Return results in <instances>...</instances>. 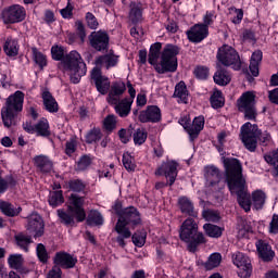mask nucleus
Returning a JSON list of instances; mask_svg holds the SVG:
<instances>
[{
	"label": "nucleus",
	"instance_id": "nucleus-1",
	"mask_svg": "<svg viewBox=\"0 0 278 278\" xmlns=\"http://www.w3.org/2000/svg\"><path fill=\"white\" fill-rule=\"evenodd\" d=\"M86 197L77 193H71L67 199V211L59 208L56 211L58 217L65 227H75L76 223H84L86 220L87 227H101L105 219L98 210H90L86 215Z\"/></svg>",
	"mask_w": 278,
	"mask_h": 278
},
{
	"label": "nucleus",
	"instance_id": "nucleus-2",
	"mask_svg": "<svg viewBox=\"0 0 278 278\" xmlns=\"http://www.w3.org/2000/svg\"><path fill=\"white\" fill-rule=\"evenodd\" d=\"M225 184L244 212H251V194L247 186V178L242 174V163L236 157L224 160Z\"/></svg>",
	"mask_w": 278,
	"mask_h": 278
},
{
	"label": "nucleus",
	"instance_id": "nucleus-3",
	"mask_svg": "<svg viewBox=\"0 0 278 278\" xmlns=\"http://www.w3.org/2000/svg\"><path fill=\"white\" fill-rule=\"evenodd\" d=\"M112 210L115 216H117V222L114 228L118 235L116 237V242L118 247L125 249L127 247V242H125V240H129V238H131L130 229H136V227H140V225H142V214L138 207L134 205L123 207V201L121 200H115L112 205Z\"/></svg>",
	"mask_w": 278,
	"mask_h": 278
},
{
	"label": "nucleus",
	"instance_id": "nucleus-4",
	"mask_svg": "<svg viewBox=\"0 0 278 278\" xmlns=\"http://www.w3.org/2000/svg\"><path fill=\"white\" fill-rule=\"evenodd\" d=\"M51 58L54 62H61L60 66L70 75L72 84H79L88 73V66L77 50L66 53L64 46L54 45L51 47Z\"/></svg>",
	"mask_w": 278,
	"mask_h": 278
},
{
	"label": "nucleus",
	"instance_id": "nucleus-5",
	"mask_svg": "<svg viewBox=\"0 0 278 278\" xmlns=\"http://www.w3.org/2000/svg\"><path fill=\"white\" fill-rule=\"evenodd\" d=\"M179 238L187 244L189 253H197L201 244H207L203 232H199V225L193 218H187L180 226Z\"/></svg>",
	"mask_w": 278,
	"mask_h": 278
},
{
	"label": "nucleus",
	"instance_id": "nucleus-6",
	"mask_svg": "<svg viewBox=\"0 0 278 278\" xmlns=\"http://www.w3.org/2000/svg\"><path fill=\"white\" fill-rule=\"evenodd\" d=\"M240 138L244 148L250 151V153H255L257 150V140L262 147H268L270 142V135L262 134V129H260L257 125H252L250 122L241 126Z\"/></svg>",
	"mask_w": 278,
	"mask_h": 278
},
{
	"label": "nucleus",
	"instance_id": "nucleus-7",
	"mask_svg": "<svg viewBox=\"0 0 278 278\" xmlns=\"http://www.w3.org/2000/svg\"><path fill=\"white\" fill-rule=\"evenodd\" d=\"M23 103H25V93L21 90L8 97L5 106L1 111L2 123L7 129H10L12 125H16V116L23 112Z\"/></svg>",
	"mask_w": 278,
	"mask_h": 278
},
{
	"label": "nucleus",
	"instance_id": "nucleus-8",
	"mask_svg": "<svg viewBox=\"0 0 278 278\" xmlns=\"http://www.w3.org/2000/svg\"><path fill=\"white\" fill-rule=\"evenodd\" d=\"M180 48L177 45L166 43L161 52V67H156L155 71L160 75L165 73H175L179 66L177 62V54Z\"/></svg>",
	"mask_w": 278,
	"mask_h": 278
},
{
	"label": "nucleus",
	"instance_id": "nucleus-9",
	"mask_svg": "<svg viewBox=\"0 0 278 278\" xmlns=\"http://www.w3.org/2000/svg\"><path fill=\"white\" fill-rule=\"evenodd\" d=\"M237 110L244 114L245 121H257V108L255 106V93L243 92L237 100Z\"/></svg>",
	"mask_w": 278,
	"mask_h": 278
},
{
	"label": "nucleus",
	"instance_id": "nucleus-10",
	"mask_svg": "<svg viewBox=\"0 0 278 278\" xmlns=\"http://www.w3.org/2000/svg\"><path fill=\"white\" fill-rule=\"evenodd\" d=\"M217 60L223 66H233L235 71H240V68H242L240 54L231 46H222L217 51Z\"/></svg>",
	"mask_w": 278,
	"mask_h": 278
},
{
	"label": "nucleus",
	"instance_id": "nucleus-11",
	"mask_svg": "<svg viewBox=\"0 0 278 278\" xmlns=\"http://www.w3.org/2000/svg\"><path fill=\"white\" fill-rule=\"evenodd\" d=\"M27 16V11L21 4H12L9 8H4L1 12V18L4 25H14L16 23H23Z\"/></svg>",
	"mask_w": 278,
	"mask_h": 278
},
{
	"label": "nucleus",
	"instance_id": "nucleus-12",
	"mask_svg": "<svg viewBox=\"0 0 278 278\" xmlns=\"http://www.w3.org/2000/svg\"><path fill=\"white\" fill-rule=\"evenodd\" d=\"M204 179L206 188L214 190V192H220V190L225 189V185L220 186V179H223L220 169L214 165L204 167Z\"/></svg>",
	"mask_w": 278,
	"mask_h": 278
},
{
	"label": "nucleus",
	"instance_id": "nucleus-13",
	"mask_svg": "<svg viewBox=\"0 0 278 278\" xmlns=\"http://www.w3.org/2000/svg\"><path fill=\"white\" fill-rule=\"evenodd\" d=\"M232 264L239 268L238 277L251 278L253 275V265L251 258L242 252H236L232 254Z\"/></svg>",
	"mask_w": 278,
	"mask_h": 278
},
{
	"label": "nucleus",
	"instance_id": "nucleus-14",
	"mask_svg": "<svg viewBox=\"0 0 278 278\" xmlns=\"http://www.w3.org/2000/svg\"><path fill=\"white\" fill-rule=\"evenodd\" d=\"M88 40L90 47L93 48L94 51L103 53V51H108V49H110V35L103 29L92 31L88 36Z\"/></svg>",
	"mask_w": 278,
	"mask_h": 278
},
{
	"label": "nucleus",
	"instance_id": "nucleus-15",
	"mask_svg": "<svg viewBox=\"0 0 278 278\" xmlns=\"http://www.w3.org/2000/svg\"><path fill=\"white\" fill-rule=\"evenodd\" d=\"M26 229L29 233H34L33 238H35V240L42 238L45 236V220L42 219V216L38 213L28 215Z\"/></svg>",
	"mask_w": 278,
	"mask_h": 278
},
{
	"label": "nucleus",
	"instance_id": "nucleus-16",
	"mask_svg": "<svg viewBox=\"0 0 278 278\" xmlns=\"http://www.w3.org/2000/svg\"><path fill=\"white\" fill-rule=\"evenodd\" d=\"M91 79L94 83L96 90H98L100 94H108V92H110V88H111L110 78L103 75L101 67L92 68Z\"/></svg>",
	"mask_w": 278,
	"mask_h": 278
},
{
	"label": "nucleus",
	"instance_id": "nucleus-17",
	"mask_svg": "<svg viewBox=\"0 0 278 278\" xmlns=\"http://www.w3.org/2000/svg\"><path fill=\"white\" fill-rule=\"evenodd\" d=\"M186 36L189 42H193V45H199L200 42H203V40H205L207 36H210V30L201 23H197L186 31Z\"/></svg>",
	"mask_w": 278,
	"mask_h": 278
},
{
	"label": "nucleus",
	"instance_id": "nucleus-18",
	"mask_svg": "<svg viewBox=\"0 0 278 278\" xmlns=\"http://www.w3.org/2000/svg\"><path fill=\"white\" fill-rule=\"evenodd\" d=\"M139 123H162V110L157 105H148L139 113Z\"/></svg>",
	"mask_w": 278,
	"mask_h": 278
},
{
	"label": "nucleus",
	"instance_id": "nucleus-19",
	"mask_svg": "<svg viewBox=\"0 0 278 278\" xmlns=\"http://www.w3.org/2000/svg\"><path fill=\"white\" fill-rule=\"evenodd\" d=\"M177 166H179V163H177V161H170L167 164L159 167L155 170V175H157L159 177H162V175H164L166 179H169V187H172L175 185V181H177V175L179 173L177 170Z\"/></svg>",
	"mask_w": 278,
	"mask_h": 278
},
{
	"label": "nucleus",
	"instance_id": "nucleus-20",
	"mask_svg": "<svg viewBox=\"0 0 278 278\" xmlns=\"http://www.w3.org/2000/svg\"><path fill=\"white\" fill-rule=\"evenodd\" d=\"M53 264L59 268H64L68 270L77 266V257H74L71 253L60 251L55 253L53 257Z\"/></svg>",
	"mask_w": 278,
	"mask_h": 278
},
{
	"label": "nucleus",
	"instance_id": "nucleus-21",
	"mask_svg": "<svg viewBox=\"0 0 278 278\" xmlns=\"http://www.w3.org/2000/svg\"><path fill=\"white\" fill-rule=\"evenodd\" d=\"M257 255L262 262H273L275 260V251L268 241L260 239L255 243Z\"/></svg>",
	"mask_w": 278,
	"mask_h": 278
},
{
	"label": "nucleus",
	"instance_id": "nucleus-22",
	"mask_svg": "<svg viewBox=\"0 0 278 278\" xmlns=\"http://www.w3.org/2000/svg\"><path fill=\"white\" fill-rule=\"evenodd\" d=\"M41 99L46 112H49V114H58L60 112V104H58V100L48 88L41 90Z\"/></svg>",
	"mask_w": 278,
	"mask_h": 278
},
{
	"label": "nucleus",
	"instance_id": "nucleus-23",
	"mask_svg": "<svg viewBox=\"0 0 278 278\" xmlns=\"http://www.w3.org/2000/svg\"><path fill=\"white\" fill-rule=\"evenodd\" d=\"M119 55L114 54V51H111L110 53L102 54L96 59V68H106V71H110V68H114L118 66L119 62Z\"/></svg>",
	"mask_w": 278,
	"mask_h": 278
},
{
	"label": "nucleus",
	"instance_id": "nucleus-24",
	"mask_svg": "<svg viewBox=\"0 0 278 278\" xmlns=\"http://www.w3.org/2000/svg\"><path fill=\"white\" fill-rule=\"evenodd\" d=\"M33 161L37 168V173H41V175H49V173L53 170V161L47 155H36Z\"/></svg>",
	"mask_w": 278,
	"mask_h": 278
},
{
	"label": "nucleus",
	"instance_id": "nucleus-25",
	"mask_svg": "<svg viewBox=\"0 0 278 278\" xmlns=\"http://www.w3.org/2000/svg\"><path fill=\"white\" fill-rule=\"evenodd\" d=\"M204 127L205 117L203 115L193 118L191 128L189 129V139L191 142H194V140L199 138V135L201 134V131H203Z\"/></svg>",
	"mask_w": 278,
	"mask_h": 278
},
{
	"label": "nucleus",
	"instance_id": "nucleus-26",
	"mask_svg": "<svg viewBox=\"0 0 278 278\" xmlns=\"http://www.w3.org/2000/svg\"><path fill=\"white\" fill-rule=\"evenodd\" d=\"M76 33H70L67 35V40L70 45H73L77 42V38L80 40V45H84L86 42V26H84V22L76 21L75 22Z\"/></svg>",
	"mask_w": 278,
	"mask_h": 278
},
{
	"label": "nucleus",
	"instance_id": "nucleus-27",
	"mask_svg": "<svg viewBox=\"0 0 278 278\" xmlns=\"http://www.w3.org/2000/svg\"><path fill=\"white\" fill-rule=\"evenodd\" d=\"M178 205L181 214H186V216H191V218H197L199 215L194 211V203L188 197L184 195L178 199Z\"/></svg>",
	"mask_w": 278,
	"mask_h": 278
},
{
	"label": "nucleus",
	"instance_id": "nucleus-28",
	"mask_svg": "<svg viewBox=\"0 0 278 278\" xmlns=\"http://www.w3.org/2000/svg\"><path fill=\"white\" fill-rule=\"evenodd\" d=\"M114 110L121 118H127L131 114V105H134L132 100L129 98H124L119 102L114 101Z\"/></svg>",
	"mask_w": 278,
	"mask_h": 278
},
{
	"label": "nucleus",
	"instance_id": "nucleus-29",
	"mask_svg": "<svg viewBox=\"0 0 278 278\" xmlns=\"http://www.w3.org/2000/svg\"><path fill=\"white\" fill-rule=\"evenodd\" d=\"M264 59V52L262 50H255L250 59V73L253 77H260V64H262V60Z\"/></svg>",
	"mask_w": 278,
	"mask_h": 278
},
{
	"label": "nucleus",
	"instance_id": "nucleus-30",
	"mask_svg": "<svg viewBox=\"0 0 278 278\" xmlns=\"http://www.w3.org/2000/svg\"><path fill=\"white\" fill-rule=\"evenodd\" d=\"M3 51L8 58H16V55H18V51H21L18 39L8 37L3 45Z\"/></svg>",
	"mask_w": 278,
	"mask_h": 278
},
{
	"label": "nucleus",
	"instance_id": "nucleus-31",
	"mask_svg": "<svg viewBox=\"0 0 278 278\" xmlns=\"http://www.w3.org/2000/svg\"><path fill=\"white\" fill-rule=\"evenodd\" d=\"M173 97L179 99L178 103H185L187 105L190 91H188V86L184 80L176 84Z\"/></svg>",
	"mask_w": 278,
	"mask_h": 278
},
{
	"label": "nucleus",
	"instance_id": "nucleus-32",
	"mask_svg": "<svg viewBox=\"0 0 278 278\" xmlns=\"http://www.w3.org/2000/svg\"><path fill=\"white\" fill-rule=\"evenodd\" d=\"M142 12H144L142 2H130L129 20L131 21L132 25H138V23L142 21Z\"/></svg>",
	"mask_w": 278,
	"mask_h": 278
},
{
	"label": "nucleus",
	"instance_id": "nucleus-33",
	"mask_svg": "<svg viewBox=\"0 0 278 278\" xmlns=\"http://www.w3.org/2000/svg\"><path fill=\"white\" fill-rule=\"evenodd\" d=\"M15 244L24 251V253H29V245L34 243L31 236L26 235L25 232H20L14 236Z\"/></svg>",
	"mask_w": 278,
	"mask_h": 278
},
{
	"label": "nucleus",
	"instance_id": "nucleus-34",
	"mask_svg": "<svg viewBox=\"0 0 278 278\" xmlns=\"http://www.w3.org/2000/svg\"><path fill=\"white\" fill-rule=\"evenodd\" d=\"M162 55V42H154L150 46L149 54H148V62L151 66H155L157 64V60Z\"/></svg>",
	"mask_w": 278,
	"mask_h": 278
},
{
	"label": "nucleus",
	"instance_id": "nucleus-35",
	"mask_svg": "<svg viewBox=\"0 0 278 278\" xmlns=\"http://www.w3.org/2000/svg\"><path fill=\"white\" fill-rule=\"evenodd\" d=\"M64 191L62 190H56V191H50L49 197H48V203L50 207H60L61 205H64Z\"/></svg>",
	"mask_w": 278,
	"mask_h": 278
},
{
	"label": "nucleus",
	"instance_id": "nucleus-36",
	"mask_svg": "<svg viewBox=\"0 0 278 278\" xmlns=\"http://www.w3.org/2000/svg\"><path fill=\"white\" fill-rule=\"evenodd\" d=\"M0 210L2 214H4V216H9V218H14L23 212V207H15L12 203L5 201L0 203Z\"/></svg>",
	"mask_w": 278,
	"mask_h": 278
},
{
	"label": "nucleus",
	"instance_id": "nucleus-37",
	"mask_svg": "<svg viewBox=\"0 0 278 278\" xmlns=\"http://www.w3.org/2000/svg\"><path fill=\"white\" fill-rule=\"evenodd\" d=\"M18 181L13 175H7L4 178L0 177V194H5L8 189L14 190Z\"/></svg>",
	"mask_w": 278,
	"mask_h": 278
},
{
	"label": "nucleus",
	"instance_id": "nucleus-38",
	"mask_svg": "<svg viewBox=\"0 0 278 278\" xmlns=\"http://www.w3.org/2000/svg\"><path fill=\"white\" fill-rule=\"evenodd\" d=\"M126 90H127V85H125L124 81H115L111 86L109 97L112 99V101H115V103H117L118 100L114 97H123Z\"/></svg>",
	"mask_w": 278,
	"mask_h": 278
},
{
	"label": "nucleus",
	"instance_id": "nucleus-39",
	"mask_svg": "<svg viewBox=\"0 0 278 278\" xmlns=\"http://www.w3.org/2000/svg\"><path fill=\"white\" fill-rule=\"evenodd\" d=\"M213 79L217 86H227L231 83V76L225 68L217 70L213 76Z\"/></svg>",
	"mask_w": 278,
	"mask_h": 278
},
{
	"label": "nucleus",
	"instance_id": "nucleus-40",
	"mask_svg": "<svg viewBox=\"0 0 278 278\" xmlns=\"http://www.w3.org/2000/svg\"><path fill=\"white\" fill-rule=\"evenodd\" d=\"M203 230L208 238H215L218 240V238L223 237V231H225V228L214 224H204Z\"/></svg>",
	"mask_w": 278,
	"mask_h": 278
},
{
	"label": "nucleus",
	"instance_id": "nucleus-41",
	"mask_svg": "<svg viewBox=\"0 0 278 278\" xmlns=\"http://www.w3.org/2000/svg\"><path fill=\"white\" fill-rule=\"evenodd\" d=\"M33 53V62L40 68V71H45L46 66H48L49 62L47 61V56L45 53L40 52L38 48H31Z\"/></svg>",
	"mask_w": 278,
	"mask_h": 278
},
{
	"label": "nucleus",
	"instance_id": "nucleus-42",
	"mask_svg": "<svg viewBox=\"0 0 278 278\" xmlns=\"http://www.w3.org/2000/svg\"><path fill=\"white\" fill-rule=\"evenodd\" d=\"M35 134L42 138H49V136H51L49 121L47 118H41L37 124H35Z\"/></svg>",
	"mask_w": 278,
	"mask_h": 278
},
{
	"label": "nucleus",
	"instance_id": "nucleus-43",
	"mask_svg": "<svg viewBox=\"0 0 278 278\" xmlns=\"http://www.w3.org/2000/svg\"><path fill=\"white\" fill-rule=\"evenodd\" d=\"M130 238L135 247L142 249V247L147 244V230L144 228L139 229L134 235H131Z\"/></svg>",
	"mask_w": 278,
	"mask_h": 278
},
{
	"label": "nucleus",
	"instance_id": "nucleus-44",
	"mask_svg": "<svg viewBox=\"0 0 278 278\" xmlns=\"http://www.w3.org/2000/svg\"><path fill=\"white\" fill-rule=\"evenodd\" d=\"M210 103L213 110H220V108H225V98L223 97V91H214L210 98Z\"/></svg>",
	"mask_w": 278,
	"mask_h": 278
},
{
	"label": "nucleus",
	"instance_id": "nucleus-45",
	"mask_svg": "<svg viewBox=\"0 0 278 278\" xmlns=\"http://www.w3.org/2000/svg\"><path fill=\"white\" fill-rule=\"evenodd\" d=\"M67 188L71 192H75V194H79L86 191V182H84V180L79 178L70 179L67 182Z\"/></svg>",
	"mask_w": 278,
	"mask_h": 278
},
{
	"label": "nucleus",
	"instance_id": "nucleus-46",
	"mask_svg": "<svg viewBox=\"0 0 278 278\" xmlns=\"http://www.w3.org/2000/svg\"><path fill=\"white\" fill-rule=\"evenodd\" d=\"M253 206L255 210H262L264 207V203H266V193L262 190H256L252 193Z\"/></svg>",
	"mask_w": 278,
	"mask_h": 278
},
{
	"label": "nucleus",
	"instance_id": "nucleus-47",
	"mask_svg": "<svg viewBox=\"0 0 278 278\" xmlns=\"http://www.w3.org/2000/svg\"><path fill=\"white\" fill-rule=\"evenodd\" d=\"M220 262H223V255H220V253L215 252L211 254L207 262L205 263L206 270L218 268V266H220Z\"/></svg>",
	"mask_w": 278,
	"mask_h": 278
},
{
	"label": "nucleus",
	"instance_id": "nucleus-48",
	"mask_svg": "<svg viewBox=\"0 0 278 278\" xmlns=\"http://www.w3.org/2000/svg\"><path fill=\"white\" fill-rule=\"evenodd\" d=\"M101 138H103V132H101V128H93L85 136L87 144L99 142L101 141Z\"/></svg>",
	"mask_w": 278,
	"mask_h": 278
},
{
	"label": "nucleus",
	"instance_id": "nucleus-49",
	"mask_svg": "<svg viewBox=\"0 0 278 278\" xmlns=\"http://www.w3.org/2000/svg\"><path fill=\"white\" fill-rule=\"evenodd\" d=\"M23 254H11L8 258L10 268H13L14 270H21V268H23Z\"/></svg>",
	"mask_w": 278,
	"mask_h": 278
},
{
	"label": "nucleus",
	"instance_id": "nucleus-50",
	"mask_svg": "<svg viewBox=\"0 0 278 278\" xmlns=\"http://www.w3.org/2000/svg\"><path fill=\"white\" fill-rule=\"evenodd\" d=\"M36 255L41 264H49V252L47 251V247L42 243H38L36 247Z\"/></svg>",
	"mask_w": 278,
	"mask_h": 278
},
{
	"label": "nucleus",
	"instance_id": "nucleus-51",
	"mask_svg": "<svg viewBox=\"0 0 278 278\" xmlns=\"http://www.w3.org/2000/svg\"><path fill=\"white\" fill-rule=\"evenodd\" d=\"M116 118V115L109 114L103 119V129H105V131H108L109 134H112V131L116 129V125L118 123Z\"/></svg>",
	"mask_w": 278,
	"mask_h": 278
},
{
	"label": "nucleus",
	"instance_id": "nucleus-52",
	"mask_svg": "<svg viewBox=\"0 0 278 278\" xmlns=\"http://www.w3.org/2000/svg\"><path fill=\"white\" fill-rule=\"evenodd\" d=\"M123 166L128 173H134L136 170V162L134 156L129 154V152H126L123 154L122 157Z\"/></svg>",
	"mask_w": 278,
	"mask_h": 278
},
{
	"label": "nucleus",
	"instance_id": "nucleus-53",
	"mask_svg": "<svg viewBox=\"0 0 278 278\" xmlns=\"http://www.w3.org/2000/svg\"><path fill=\"white\" fill-rule=\"evenodd\" d=\"M193 75L197 79H201L202 81H205V79L210 77V68L204 65H198L193 70Z\"/></svg>",
	"mask_w": 278,
	"mask_h": 278
},
{
	"label": "nucleus",
	"instance_id": "nucleus-54",
	"mask_svg": "<svg viewBox=\"0 0 278 278\" xmlns=\"http://www.w3.org/2000/svg\"><path fill=\"white\" fill-rule=\"evenodd\" d=\"M92 164V157L90 154L81 155L77 162V170H87Z\"/></svg>",
	"mask_w": 278,
	"mask_h": 278
},
{
	"label": "nucleus",
	"instance_id": "nucleus-55",
	"mask_svg": "<svg viewBox=\"0 0 278 278\" xmlns=\"http://www.w3.org/2000/svg\"><path fill=\"white\" fill-rule=\"evenodd\" d=\"M216 11H206L205 14L203 15V23H201V25H203L206 29L210 30L211 25L214 23V21H216Z\"/></svg>",
	"mask_w": 278,
	"mask_h": 278
},
{
	"label": "nucleus",
	"instance_id": "nucleus-56",
	"mask_svg": "<svg viewBox=\"0 0 278 278\" xmlns=\"http://www.w3.org/2000/svg\"><path fill=\"white\" fill-rule=\"evenodd\" d=\"M229 12H235L233 16L230 17L231 23H233V25H240L242 18H244V11L242 9H237L236 7H230Z\"/></svg>",
	"mask_w": 278,
	"mask_h": 278
},
{
	"label": "nucleus",
	"instance_id": "nucleus-57",
	"mask_svg": "<svg viewBox=\"0 0 278 278\" xmlns=\"http://www.w3.org/2000/svg\"><path fill=\"white\" fill-rule=\"evenodd\" d=\"M203 218L208 223H219L220 222V213L217 211L206 210L202 213Z\"/></svg>",
	"mask_w": 278,
	"mask_h": 278
},
{
	"label": "nucleus",
	"instance_id": "nucleus-58",
	"mask_svg": "<svg viewBox=\"0 0 278 278\" xmlns=\"http://www.w3.org/2000/svg\"><path fill=\"white\" fill-rule=\"evenodd\" d=\"M147 137H148L147 131H143L140 128H138L134 134L135 144H139V147L144 144L147 142Z\"/></svg>",
	"mask_w": 278,
	"mask_h": 278
},
{
	"label": "nucleus",
	"instance_id": "nucleus-59",
	"mask_svg": "<svg viewBox=\"0 0 278 278\" xmlns=\"http://www.w3.org/2000/svg\"><path fill=\"white\" fill-rule=\"evenodd\" d=\"M74 10H75V7H73V4L71 3V0H68L66 7L60 10V14L62 18L70 21V18H73Z\"/></svg>",
	"mask_w": 278,
	"mask_h": 278
},
{
	"label": "nucleus",
	"instance_id": "nucleus-60",
	"mask_svg": "<svg viewBox=\"0 0 278 278\" xmlns=\"http://www.w3.org/2000/svg\"><path fill=\"white\" fill-rule=\"evenodd\" d=\"M75 151H77V141L75 139L66 141L64 151L65 155L73 157V153H75Z\"/></svg>",
	"mask_w": 278,
	"mask_h": 278
},
{
	"label": "nucleus",
	"instance_id": "nucleus-61",
	"mask_svg": "<svg viewBox=\"0 0 278 278\" xmlns=\"http://www.w3.org/2000/svg\"><path fill=\"white\" fill-rule=\"evenodd\" d=\"M85 18L89 29H97L99 27V21H97V16L92 12H87Z\"/></svg>",
	"mask_w": 278,
	"mask_h": 278
},
{
	"label": "nucleus",
	"instance_id": "nucleus-62",
	"mask_svg": "<svg viewBox=\"0 0 278 278\" xmlns=\"http://www.w3.org/2000/svg\"><path fill=\"white\" fill-rule=\"evenodd\" d=\"M117 136L123 144H127L129 140H131V134H129L125 128H121Z\"/></svg>",
	"mask_w": 278,
	"mask_h": 278
},
{
	"label": "nucleus",
	"instance_id": "nucleus-63",
	"mask_svg": "<svg viewBox=\"0 0 278 278\" xmlns=\"http://www.w3.org/2000/svg\"><path fill=\"white\" fill-rule=\"evenodd\" d=\"M269 233H274L277 236L278 233V215L274 214L271 217V222L269 223Z\"/></svg>",
	"mask_w": 278,
	"mask_h": 278
},
{
	"label": "nucleus",
	"instance_id": "nucleus-64",
	"mask_svg": "<svg viewBox=\"0 0 278 278\" xmlns=\"http://www.w3.org/2000/svg\"><path fill=\"white\" fill-rule=\"evenodd\" d=\"M47 278H62V268L53 266L47 274Z\"/></svg>",
	"mask_w": 278,
	"mask_h": 278
}]
</instances>
